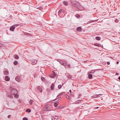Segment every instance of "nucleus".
<instances>
[{
    "label": "nucleus",
    "mask_w": 120,
    "mask_h": 120,
    "mask_svg": "<svg viewBox=\"0 0 120 120\" xmlns=\"http://www.w3.org/2000/svg\"><path fill=\"white\" fill-rule=\"evenodd\" d=\"M71 3L72 5L75 6L76 8H78L79 6V4L78 2H77L75 0H71Z\"/></svg>",
    "instance_id": "f257e3e1"
},
{
    "label": "nucleus",
    "mask_w": 120,
    "mask_h": 120,
    "mask_svg": "<svg viewBox=\"0 0 120 120\" xmlns=\"http://www.w3.org/2000/svg\"><path fill=\"white\" fill-rule=\"evenodd\" d=\"M51 109V107L50 105H46L43 108V110L45 111H49Z\"/></svg>",
    "instance_id": "f03ea898"
},
{
    "label": "nucleus",
    "mask_w": 120,
    "mask_h": 120,
    "mask_svg": "<svg viewBox=\"0 0 120 120\" xmlns=\"http://www.w3.org/2000/svg\"><path fill=\"white\" fill-rule=\"evenodd\" d=\"M59 117L56 115L51 116V118L52 120H57L58 119Z\"/></svg>",
    "instance_id": "7ed1b4c3"
},
{
    "label": "nucleus",
    "mask_w": 120,
    "mask_h": 120,
    "mask_svg": "<svg viewBox=\"0 0 120 120\" xmlns=\"http://www.w3.org/2000/svg\"><path fill=\"white\" fill-rule=\"evenodd\" d=\"M17 93V91L15 89H13L11 91V93L12 95H14Z\"/></svg>",
    "instance_id": "20e7f679"
},
{
    "label": "nucleus",
    "mask_w": 120,
    "mask_h": 120,
    "mask_svg": "<svg viewBox=\"0 0 120 120\" xmlns=\"http://www.w3.org/2000/svg\"><path fill=\"white\" fill-rule=\"evenodd\" d=\"M63 66H65L67 65V62L66 61H60L59 62Z\"/></svg>",
    "instance_id": "39448f33"
},
{
    "label": "nucleus",
    "mask_w": 120,
    "mask_h": 120,
    "mask_svg": "<svg viewBox=\"0 0 120 120\" xmlns=\"http://www.w3.org/2000/svg\"><path fill=\"white\" fill-rule=\"evenodd\" d=\"M37 60H32L31 62V64L32 65H35L36 63H37Z\"/></svg>",
    "instance_id": "423d86ee"
},
{
    "label": "nucleus",
    "mask_w": 120,
    "mask_h": 120,
    "mask_svg": "<svg viewBox=\"0 0 120 120\" xmlns=\"http://www.w3.org/2000/svg\"><path fill=\"white\" fill-rule=\"evenodd\" d=\"M52 73L53 74H52L51 75H50L49 76L52 78L56 76V73L53 71H52Z\"/></svg>",
    "instance_id": "0eeeda50"
},
{
    "label": "nucleus",
    "mask_w": 120,
    "mask_h": 120,
    "mask_svg": "<svg viewBox=\"0 0 120 120\" xmlns=\"http://www.w3.org/2000/svg\"><path fill=\"white\" fill-rule=\"evenodd\" d=\"M6 96L7 97H9L11 98H13V96L9 93H7L6 94Z\"/></svg>",
    "instance_id": "6e6552de"
},
{
    "label": "nucleus",
    "mask_w": 120,
    "mask_h": 120,
    "mask_svg": "<svg viewBox=\"0 0 120 120\" xmlns=\"http://www.w3.org/2000/svg\"><path fill=\"white\" fill-rule=\"evenodd\" d=\"M64 10L63 9H61L59 10L58 12V14L60 17V14H61V12L63 13L64 12Z\"/></svg>",
    "instance_id": "1a4fd4ad"
},
{
    "label": "nucleus",
    "mask_w": 120,
    "mask_h": 120,
    "mask_svg": "<svg viewBox=\"0 0 120 120\" xmlns=\"http://www.w3.org/2000/svg\"><path fill=\"white\" fill-rule=\"evenodd\" d=\"M10 79V78H9L8 76H6L5 77V80L6 81H8Z\"/></svg>",
    "instance_id": "9d476101"
},
{
    "label": "nucleus",
    "mask_w": 120,
    "mask_h": 120,
    "mask_svg": "<svg viewBox=\"0 0 120 120\" xmlns=\"http://www.w3.org/2000/svg\"><path fill=\"white\" fill-rule=\"evenodd\" d=\"M15 28V27L14 26H12L10 27V30L11 31H14V30Z\"/></svg>",
    "instance_id": "9b49d317"
},
{
    "label": "nucleus",
    "mask_w": 120,
    "mask_h": 120,
    "mask_svg": "<svg viewBox=\"0 0 120 120\" xmlns=\"http://www.w3.org/2000/svg\"><path fill=\"white\" fill-rule=\"evenodd\" d=\"M15 79L16 81L18 82H19L20 80L19 77L17 76L15 78Z\"/></svg>",
    "instance_id": "f8f14e48"
},
{
    "label": "nucleus",
    "mask_w": 120,
    "mask_h": 120,
    "mask_svg": "<svg viewBox=\"0 0 120 120\" xmlns=\"http://www.w3.org/2000/svg\"><path fill=\"white\" fill-rule=\"evenodd\" d=\"M77 30L78 31L80 32L81 30V27H77Z\"/></svg>",
    "instance_id": "ddd939ff"
},
{
    "label": "nucleus",
    "mask_w": 120,
    "mask_h": 120,
    "mask_svg": "<svg viewBox=\"0 0 120 120\" xmlns=\"http://www.w3.org/2000/svg\"><path fill=\"white\" fill-rule=\"evenodd\" d=\"M81 102V100H77L75 102V104H78Z\"/></svg>",
    "instance_id": "4468645a"
},
{
    "label": "nucleus",
    "mask_w": 120,
    "mask_h": 120,
    "mask_svg": "<svg viewBox=\"0 0 120 120\" xmlns=\"http://www.w3.org/2000/svg\"><path fill=\"white\" fill-rule=\"evenodd\" d=\"M93 77V75L92 74H89L88 75V78L89 79H91Z\"/></svg>",
    "instance_id": "2eb2a0df"
},
{
    "label": "nucleus",
    "mask_w": 120,
    "mask_h": 120,
    "mask_svg": "<svg viewBox=\"0 0 120 120\" xmlns=\"http://www.w3.org/2000/svg\"><path fill=\"white\" fill-rule=\"evenodd\" d=\"M54 84L53 83H52V85H51V86L50 88L52 90H53L54 89Z\"/></svg>",
    "instance_id": "dca6fc26"
},
{
    "label": "nucleus",
    "mask_w": 120,
    "mask_h": 120,
    "mask_svg": "<svg viewBox=\"0 0 120 120\" xmlns=\"http://www.w3.org/2000/svg\"><path fill=\"white\" fill-rule=\"evenodd\" d=\"M37 89L38 90H39L40 91V92H42V88L40 87L39 86L38 87Z\"/></svg>",
    "instance_id": "f3484780"
},
{
    "label": "nucleus",
    "mask_w": 120,
    "mask_h": 120,
    "mask_svg": "<svg viewBox=\"0 0 120 120\" xmlns=\"http://www.w3.org/2000/svg\"><path fill=\"white\" fill-rule=\"evenodd\" d=\"M97 20H95L90 21H88V22H87V23H86V24H88V23H91V22H93L96 21H97Z\"/></svg>",
    "instance_id": "a211bd4d"
},
{
    "label": "nucleus",
    "mask_w": 120,
    "mask_h": 120,
    "mask_svg": "<svg viewBox=\"0 0 120 120\" xmlns=\"http://www.w3.org/2000/svg\"><path fill=\"white\" fill-rule=\"evenodd\" d=\"M4 73L5 75H8V71H5L4 72Z\"/></svg>",
    "instance_id": "6ab92c4d"
},
{
    "label": "nucleus",
    "mask_w": 120,
    "mask_h": 120,
    "mask_svg": "<svg viewBox=\"0 0 120 120\" xmlns=\"http://www.w3.org/2000/svg\"><path fill=\"white\" fill-rule=\"evenodd\" d=\"M34 102L33 100L30 99V101H29V103H30V104L31 105L32 104V103Z\"/></svg>",
    "instance_id": "aec40b11"
},
{
    "label": "nucleus",
    "mask_w": 120,
    "mask_h": 120,
    "mask_svg": "<svg viewBox=\"0 0 120 120\" xmlns=\"http://www.w3.org/2000/svg\"><path fill=\"white\" fill-rule=\"evenodd\" d=\"M67 77L68 78L70 79L71 78H72V76L70 75H68L67 76Z\"/></svg>",
    "instance_id": "412c9836"
},
{
    "label": "nucleus",
    "mask_w": 120,
    "mask_h": 120,
    "mask_svg": "<svg viewBox=\"0 0 120 120\" xmlns=\"http://www.w3.org/2000/svg\"><path fill=\"white\" fill-rule=\"evenodd\" d=\"M95 39L97 40H100L101 39V38L100 37H95Z\"/></svg>",
    "instance_id": "4be33fe9"
},
{
    "label": "nucleus",
    "mask_w": 120,
    "mask_h": 120,
    "mask_svg": "<svg viewBox=\"0 0 120 120\" xmlns=\"http://www.w3.org/2000/svg\"><path fill=\"white\" fill-rule=\"evenodd\" d=\"M61 97H59V98H57L56 99H54L53 101H54L55 100H57V101H58L60 99V98H61Z\"/></svg>",
    "instance_id": "5701e85b"
},
{
    "label": "nucleus",
    "mask_w": 120,
    "mask_h": 120,
    "mask_svg": "<svg viewBox=\"0 0 120 120\" xmlns=\"http://www.w3.org/2000/svg\"><path fill=\"white\" fill-rule=\"evenodd\" d=\"M26 112H31V110L30 109H27L26 110Z\"/></svg>",
    "instance_id": "b1692460"
},
{
    "label": "nucleus",
    "mask_w": 120,
    "mask_h": 120,
    "mask_svg": "<svg viewBox=\"0 0 120 120\" xmlns=\"http://www.w3.org/2000/svg\"><path fill=\"white\" fill-rule=\"evenodd\" d=\"M63 3H64V4L65 5H68V3L65 1H63Z\"/></svg>",
    "instance_id": "393cba45"
},
{
    "label": "nucleus",
    "mask_w": 120,
    "mask_h": 120,
    "mask_svg": "<svg viewBox=\"0 0 120 120\" xmlns=\"http://www.w3.org/2000/svg\"><path fill=\"white\" fill-rule=\"evenodd\" d=\"M14 56L15 58L16 59H18L19 57L18 55H15Z\"/></svg>",
    "instance_id": "a878e982"
},
{
    "label": "nucleus",
    "mask_w": 120,
    "mask_h": 120,
    "mask_svg": "<svg viewBox=\"0 0 120 120\" xmlns=\"http://www.w3.org/2000/svg\"><path fill=\"white\" fill-rule=\"evenodd\" d=\"M58 105L57 103H55L54 104V105L55 107H56Z\"/></svg>",
    "instance_id": "bb28decb"
},
{
    "label": "nucleus",
    "mask_w": 120,
    "mask_h": 120,
    "mask_svg": "<svg viewBox=\"0 0 120 120\" xmlns=\"http://www.w3.org/2000/svg\"><path fill=\"white\" fill-rule=\"evenodd\" d=\"M65 96L66 97V98H68V99H69L70 98L69 96H68V95L67 94H66L65 95Z\"/></svg>",
    "instance_id": "cd10ccee"
},
{
    "label": "nucleus",
    "mask_w": 120,
    "mask_h": 120,
    "mask_svg": "<svg viewBox=\"0 0 120 120\" xmlns=\"http://www.w3.org/2000/svg\"><path fill=\"white\" fill-rule=\"evenodd\" d=\"M19 96V95L18 94H15L14 95V97L16 98H18V97Z\"/></svg>",
    "instance_id": "c85d7f7f"
},
{
    "label": "nucleus",
    "mask_w": 120,
    "mask_h": 120,
    "mask_svg": "<svg viewBox=\"0 0 120 120\" xmlns=\"http://www.w3.org/2000/svg\"><path fill=\"white\" fill-rule=\"evenodd\" d=\"M17 62L16 61H15L14 63V65H16L17 64Z\"/></svg>",
    "instance_id": "c756f323"
},
{
    "label": "nucleus",
    "mask_w": 120,
    "mask_h": 120,
    "mask_svg": "<svg viewBox=\"0 0 120 120\" xmlns=\"http://www.w3.org/2000/svg\"><path fill=\"white\" fill-rule=\"evenodd\" d=\"M95 72V71H94V70H92V71H91L90 72V73H92V74H93V73H94Z\"/></svg>",
    "instance_id": "7c9ffc66"
},
{
    "label": "nucleus",
    "mask_w": 120,
    "mask_h": 120,
    "mask_svg": "<svg viewBox=\"0 0 120 120\" xmlns=\"http://www.w3.org/2000/svg\"><path fill=\"white\" fill-rule=\"evenodd\" d=\"M61 85H58V88L59 89H60L61 88Z\"/></svg>",
    "instance_id": "2f4dec72"
},
{
    "label": "nucleus",
    "mask_w": 120,
    "mask_h": 120,
    "mask_svg": "<svg viewBox=\"0 0 120 120\" xmlns=\"http://www.w3.org/2000/svg\"><path fill=\"white\" fill-rule=\"evenodd\" d=\"M93 97V98H96L98 97L97 95V94H96L94 95Z\"/></svg>",
    "instance_id": "473e14b6"
},
{
    "label": "nucleus",
    "mask_w": 120,
    "mask_h": 120,
    "mask_svg": "<svg viewBox=\"0 0 120 120\" xmlns=\"http://www.w3.org/2000/svg\"><path fill=\"white\" fill-rule=\"evenodd\" d=\"M62 95V93H60L58 95H57V97H58L60 96V95Z\"/></svg>",
    "instance_id": "72a5a7b5"
},
{
    "label": "nucleus",
    "mask_w": 120,
    "mask_h": 120,
    "mask_svg": "<svg viewBox=\"0 0 120 120\" xmlns=\"http://www.w3.org/2000/svg\"><path fill=\"white\" fill-rule=\"evenodd\" d=\"M23 120H27V118L25 117L23 118Z\"/></svg>",
    "instance_id": "f704fd0d"
},
{
    "label": "nucleus",
    "mask_w": 120,
    "mask_h": 120,
    "mask_svg": "<svg viewBox=\"0 0 120 120\" xmlns=\"http://www.w3.org/2000/svg\"><path fill=\"white\" fill-rule=\"evenodd\" d=\"M38 8L40 10L42 9V8L41 7H38Z\"/></svg>",
    "instance_id": "c9c22d12"
},
{
    "label": "nucleus",
    "mask_w": 120,
    "mask_h": 120,
    "mask_svg": "<svg viewBox=\"0 0 120 120\" xmlns=\"http://www.w3.org/2000/svg\"><path fill=\"white\" fill-rule=\"evenodd\" d=\"M94 45L95 46H99L98 44L97 43H95L94 44Z\"/></svg>",
    "instance_id": "e433bc0d"
},
{
    "label": "nucleus",
    "mask_w": 120,
    "mask_h": 120,
    "mask_svg": "<svg viewBox=\"0 0 120 120\" xmlns=\"http://www.w3.org/2000/svg\"><path fill=\"white\" fill-rule=\"evenodd\" d=\"M41 79L42 81H44L45 80V79L44 77H42L41 78Z\"/></svg>",
    "instance_id": "4c0bfd02"
},
{
    "label": "nucleus",
    "mask_w": 120,
    "mask_h": 120,
    "mask_svg": "<svg viewBox=\"0 0 120 120\" xmlns=\"http://www.w3.org/2000/svg\"><path fill=\"white\" fill-rule=\"evenodd\" d=\"M76 16L77 18H79L80 16H79V15L78 14H77L76 15Z\"/></svg>",
    "instance_id": "58836bf2"
},
{
    "label": "nucleus",
    "mask_w": 120,
    "mask_h": 120,
    "mask_svg": "<svg viewBox=\"0 0 120 120\" xmlns=\"http://www.w3.org/2000/svg\"><path fill=\"white\" fill-rule=\"evenodd\" d=\"M67 67L69 68H70V64H68L67 65Z\"/></svg>",
    "instance_id": "ea45409f"
},
{
    "label": "nucleus",
    "mask_w": 120,
    "mask_h": 120,
    "mask_svg": "<svg viewBox=\"0 0 120 120\" xmlns=\"http://www.w3.org/2000/svg\"><path fill=\"white\" fill-rule=\"evenodd\" d=\"M18 26L19 25L18 24H15L13 25V26Z\"/></svg>",
    "instance_id": "a19ab883"
},
{
    "label": "nucleus",
    "mask_w": 120,
    "mask_h": 120,
    "mask_svg": "<svg viewBox=\"0 0 120 120\" xmlns=\"http://www.w3.org/2000/svg\"><path fill=\"white\" fill-rule=\"evenodd\" d=\"M62 108L61 107V106H59L58 107H57V109H59Z\"/></svg>",
    "instance_id": "79ce46f5"
},
{
    "label": "nucleus",
    "mask_w": 120,
    "mask_h": 120,
    "mask_svg": "<svg viewBox=\"0 0 120 120\" xmlns=\"http://www.w3.org/2000/svg\"><path fill=\"white\" fill-rule=\"evenodd\" d=\"M102 95V94H99L97 95V97H100V96L101 95Z\"/></svg>",
    "instance_id": "37998d69"
},
{
    "label": "nucleus",
    "mask_w": 120,
    "mask_h": 120,
    "mask_svg": "<svg viewBox=\"0 0 120 120\" xmlns=\"http://www.w3.org/2000/svg\"><path fill=\"white\" fill-rule=\"evenodd\" d=\"M108 65H109L110 64V63L109 62H108L107 63Z\"/></svg>",
    "instance_id": "c03bdc74"
},
{
    "label": "nucleus",
    "mask_w": 120,
    "mask_h": 120,
    "mask_svg": "<svg viewBox=\"0 0 120 120\" xmlns=\"http://www.w3.org/2000/svg\"><path fill=\"white\" fill-rule=\"evenodd\" d=\"M119 74V73H116V74H115V75H118Z\"/></svg>",
    "instance_id": "a18cd8bd"
},
{
    "label": "nucleus",
    "mask_w": 120,
    "mask_h": 120,
    "mask_svg": "<svg viewBox=\"0 0 120 120\" xmlns=\"http://www.w3.org/2000/svg\"><path fill=\"white\" fill-rule=\"evenodd\" d=\"M11 116V115H9L8 116V118H9Z\"/></svg>",
    "instance_id": "49530a36"
},
{
    "label": "nucleus",
    "mask_w": 120,
    "mask_h": 120,
    "mask_svg": "<svg viewBox=\"0 0 120 120\" xmlns=\"http://www.w3.org/2000/svg\"><path fill=\"white\" fill-rule=\"evenodd\" d=\"M99 108V107H96L95 108V109H98Z\"/></svg>",
    "instance_id": "de8ad7c7"
},
{
    "label": "nucleus",
    "mask_w": 120,
    "mask_h": 120,
    "mask_svg": "<svg viewBox=\"0 0 120 120\" xmlns=\"http://www.w3.org/2000/svg\"><path fill=\"white\" fill-rule=\"evenodd\" d=\"M69 92L70 93H71V90H69Z\"/></svg>",
    "instance_id": "09e8293b"
},
{
    "label": "nucleus",
    "mask_w": 120,
    "mask_h": 120,
    "mask_svg": "<svg viewBox=\"0 0 120 120\" xmlns=\"http://www.w3.org/2000/svg\"><path fill=\"white\" fill-rule=\"evenodd\" d=\"M119 63V62L118 61L116 62V64H118Z\"/></svg>",
    "instance_id": "8fccbe9b"
},
{
    "label": "nucleus",
    "mask_w": 120,
    "mask_h": 120,
    "mask_svg": "<svg viewBox=\"0 0 120 120\" xmlns=\"http://www.w3.org/2000/svg\"><path fill=\"white\" fill-rule=\"evenodd\" d=\"M2 45L1 43H0V47L2 46Z\"/></svg>",
    "instance_id": "3c124183"
},
{
    "label": "nucleus",
    "mask_w": 120,
    "mask_h": 120,
    "mask_svg": "<svg viewBox=\"0 0 120 120\" xmlns=\"http://www.w3.org/2000/svg\"><path fill=\"white\" fill-rule=\"evenodd\" d=\"M62 93V94H64L65 93V92H62V93Z\"/></svg>",
    "instance_id": "603ef678"
},
{
    "label": "nucleus",
    "mask_w": 120,
    "mask_h": 120,
    "mask_svg": "<svg viewBox=\"0 0 120 120\" xmlns=\"http://www.w3.org/2000/svg\"><path fill=\"white\" fill-rule=\"evenodd\" d=\"M118 79L120 80V76L118 77Z\"/></svg>",
    "instance_id": "864d4df0"
},
{
    "label": "nucleus",
    "mask_w": 120,
    "mask_h": 120,
    "mask_svg": "<svg viewBox=\"0 0 120 120\" xmlns=\"http://www.w3.org/2000/svg\"><path fill=\"white\" fill-rule=\"evenodd\" d=\"M19 102H21V100H19Z\"/></svg>",
    "instance_id": "5fc2aeb1"
},
{
    "label": "nucleus",
    "mask_w": 120,
    "mask_h": 120,
    "mask_svg": "<svg viewBox=\"0 0 120 120\" xmlns=\"http://www.w3.org/2000/svg\"><path fill=\"white\" fill-rule=\"evenodd\" d=\"M12 87L10 86V89H12Z\"/></svg>",
    "instance_id": "6e6d98bb"
},
{
    "label": "nucleus",
    "mask_w": 120,
    "mask_h": 120,
    "mask_svg": "<svg viewBox=\"0 0 120 120\" xmlns=\"http://www.w3.org/2000/svg\"><path fill=\"white\" fill-rule=\"evenodd\" d=\"M117 20H115V22H116V21H117Z\"/></svg>",
    "instance_id": "4d7b16f0"
},
{
    "label": "nucleus",
    "mask_w": 120,
    "mask_h": 120,
    "mask_svg": "<svg viewBox=\"0 0 120 120\" xmlns=\"http://www.w3.org/2000/svg\"><path fill=\"white\" fill-rule=\"evenodd\" d=\"M117 20H115V22H116V21H117Z\"/></svg>",
    "instance_id": "13d9d810"
},
{
    "label": "nucleus",
    "mask_w": 120,
    "mask_h": 120,
    "mask_svg": "<svg viewBox=\"0 0 120 120\" xmlns=\"http://www.w3.org/2000/svg\"><path fill=\"white\" fill-rule=\"evenodd\" d=\"M57 60V61H59V62H60L59 61V60Z\"/></svg>",
    "instance_id": "bf43d9fd"
}]
</instances>
